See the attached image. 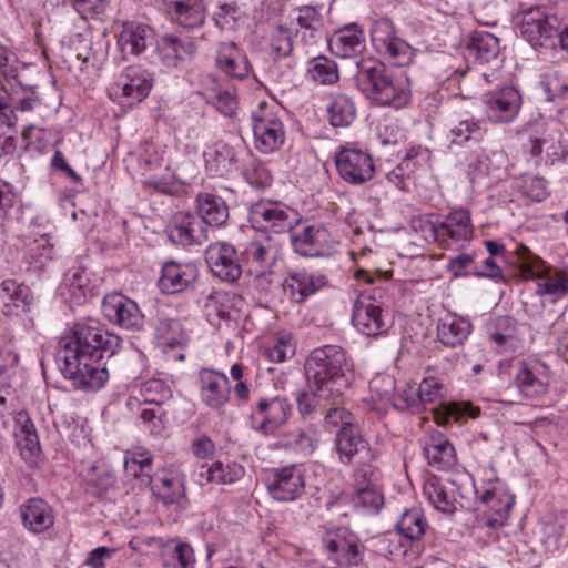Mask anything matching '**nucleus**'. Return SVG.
<instances>
[{"mask_svg":"<svg viewBox=\"0 0 568 568\" xmlns=\"http://www.w3.org/2000/svg\"><path fill=\"white\" fill-rule=\"evenodd\" d=\"M305 373L308 379L315 383H325L332 381L336 385L335 392L326 402L327 407L322 409L325 412V423L333 427L349 426L354 423L353 415L341 407L344 403L343 388H347L349 379L345 375L341 362L337 357H306Z\"/></svg>","mask_w":568,"mask_h":568,"instance_id":"f257e3e1","label":"nucleus"},{"mask_svg":"<svg viewBox=\"0 0 568 568\" xmlns=\"http://www.w3.org/2000/svg\"><path fill=\"white\" fill-rule=\"evenodd\" d=\"M122 339L98 323H75L57 341V352L73 355H115L121 351Z\"/></svg>","mask_w":568,"mask_h":568,"instance_id":"f03ea898","label":"nucleus"},{"mask_svg":"<svg viewBox=\"0 0 568 568\" xmlns=\"http://www.w3.org/2000/svg\"><path fill=\"white\" fill-rule=\"evenodd\" d=\"M514 263L525 280H537V293L558 300L568 295V268H554L548 265L529 247L519 244L515 252Z\"/></svg>","mask_w":568,"mask_h":568,"instance_id":"7ed1b4c3","label":"nucleus"},{"mask_svg":"<svg viewBox=\"0 0 568 568\" xmlns=\"http://www.w3.org/2000/svg\"><path fill=\"white\" fill-rule=\"evenodd\" d=\"M357 88L381 105L402 106L408 101V92L382 64L363 62L355 77Z\"/></svg>","mask_w":568,"mask_h":568,"instance_id":"20e7f679","label":"nucleus"},{"mask_svg":"<svg viewBox=\"0 0 568 568\" xmlns=\"http://www.w3.org/2000/svg\"><path fill=\"white\" fill-rule=\"evenodd\" d=\"M102 357H54L55 364L65 379L75 389L95 392L109 379V372Z\"/></svg>","mask_w":568,"mask_h":568,"instance_id":"39448f33","label":"nucleus"},{"mask_svg":"<svg viewBox=\"0 0 568 568\" xmlns=\"http://www.w3.org/2000/svg\"><path fill=\"white\" fill-rule=\"evenodd\" d=\"M281 255V245L271 236L253 240L241 251L243 272L255 278L257 285L270 284V275Z\"/></svg>","mask_w":568,"mask_h":568,"instance_id":"423d86ee","label":"nucleus"},{"mask_svg":"<svg viewBox=\"0 0 568 568\" xmlns=\"http://www.w3.org/2000/svg\"><path fill=\"white\" fill-rule=\"evenodd\" d=\"M255 145L262 153H272L278 150L285 141V130L277 113L261 102L257 110L252 113Z\"/></svg>","mask_w":568,"mask_h":568,"instance_id":"0eeeda50","label":"nucleus"},{"mask_svg":"<svg viewBox=\"0 0 568 568\" xmlns=\"http://www.w3.org/2000/svg\"><path fill=\"white\" fill-rule=\"evenodd\" d=\"M248 219L260 229H270L276 233L292 231L298 223V213L288 205L271 200H261L251 205Z\"/></svg>","mask_w":568,"mask_h":568,"instance_id":"6e6552de","label":"nucleus"},{"mask_svg":"<svg viewBox=\"0 0 568 568\" xmlns=\"http://www.w3.org/2000/svg\"><path fill=\"white\" fill-rule=\"evenodd\" d=\"M338 175L348 184L362 185L375 175L372 155L359 148L343 145L335 155Z\"/></svg>","mask_w":568,"mask_h":568,"instance_id":"1a4fd4ad","label":"nucleus"},{"mask_svg":"<svg viewBox=\"0 0 568 568\" xmlns=\"http://www.w3.org/2000/svg\"><path fill=\"white\" fill-rule=\"evenodd\" d=\"M151 483L152 494L164 506H176L184 509L189 505L185 487L186 476L180 466L169 465L159 469Z\"/></svg>","mask_w":568,"mask_h":568,"instance_id":"9d476101","label":"nucleus"},{"mask_svg":"<svg viewBox=\"0 0 568 568\" xmlns=\"http://www.w3.org/2000/svg\"><path fill=\"white\" fill-rule=\"evenodd\" d=\"M518 30L524 39L535 49L556 48L560 33L549 21L541 8H530L523 13Z\"/></svg>","mask_w":568,"mask_h":568,"instance_id":"9b49d317","label":"nucleus"},{"mask_svg":"<svg viewBox=\"0 0 568 568\" xmlns=\"http://www.w3.org/2000/svg\"><path fill=\"white\" fill-rule=\"evenodd\" d=\"M152 88L150 73L140 67H128L109 89L111 99L132 105L143 101Z\"/></svg>","mask_w":568,"mask_h":568,"instance_id":"f8f14e48","label":"nucleus"},{"mask_svg":"<svg viewBox=\"0 0 568 568\" xmlns=\"http://www.w3.org/2000/svg\"><path fill=\"white\" fill-rule=\"evenodd\" d=\"M371 37L376 51L388 58L393 64L404 67L412 62L413 48L394 34L393 26L388 20L376 21L371 30Z\"/></svg>","mask_w":568,"mask_h":568,"instance_id":"ddd939ff","label":"nucleus"},{"mask_svg":"<svg viewBox=\"0 0 568 568\" xmlns=\"http://www.w3.org/2000/svg\"><path fill=\"white\" fill-rule=\"evenodd\" d=\"M206 262L214 276L229 283H235L242 275L241 253L226 242L211 244L206 250Z\"/></svg>","mask_w":568,"mask_h":568,"instance_id":"4468645a","label":"nucleus"},{"mask_svg":"<svg viewBox=\"0 0 568 568\" xmlns=\"http://www.w3.org/2000/svg\"><path fill=\"white\" fill-rule=\"evenodd\" d=\"M292 413V406L286 398H262L251 414V426L265 435L273 434L284 425Z\"/></svg>","mask_w":568,"mask_h":568,"instance_id":"2eb2a0df","label":"nucleus"},{"mask_svg":"<svg viewBox=\"0 0 568 568\" xmlns=\"http://www.w3.org/2000/svg\"><path fill=\"white\" fill-rule=\"evenodd\" d=\"M102 313L109 322L125 329H139L143 325L144 316L138 304L120 293L103 298Z\"/></svg>","mask_w":568,"mask_h":568,"instance_id":"dca6fc26","label":"nucleus"},{"mask_svg":"<svg viewBox=\"0 0 568 568\" xmlns=\"http://www.w3.org/2000/svg\"><path fill=\"white\" fill-rule=\"evenodd\" d=\"M290 240L294 251L305 257L325 255L333 243L331 233L321 224L304 226L301 231H291Z\"/></svg>","mask_w":568,"mask_h":568,"instance_id":"f3484780","label":"nucleus"},{"mask_svg":"<svg viewBox=\"0 0 568 568\" xmlns=\"http://www.w3.org/2000/svg\"><path fill=\"white\" fill-rule=\"evenodd\" d=\"M488 119L493 122L513 121L521 106V95L514 87H504L483 97Z\"/></svg>","mask_w":568,"mask_h":568,"instance_id":"a211bd4d","label":"nucleus"},{"mask_svg":"<svg viewBox=\"0 0 568 568\" xmlns=\"http://www.w3.org/2000/svg\"><path fill=\"white\" fill-rule=\"evenodd\" d=\"M170 241L182 246L202 244L207 240V229L196 214L175 213L166 230Z\"/></svg>","mask_w":568,"mask_h":568,"instance_id":"6ab92c4d","label":"nucleus"},{"mask_svg":"<svg viewBox=\"0 0 568 568\" xmlns=\"http://www.w3.org/2000/svg\"><path fill=\"white\" fill-rule=\"evenodd\" d=\"M352 322L364 335L376 336L387 329L379 305L369 292H363L354 303Z\"/></svg>","mask_w":568,"mask_h":568,"instance_id":"aec40b11","label":"nucleus"},{"mask_svg":"<svg viewBox=\"0 0 568 568\" xmlns=\"http://www.w3.org/2000/svg\"><path fill=\"white\" fill-rule=\"evenodd\" d=\"M304 476L295 465L277 468L267 484L271 496L278 501H292L304 491Z\"/></svg>","mask_w":568,"mask_h":568,"instance_id":"412c9836","label":"nucleus"},{"mask_svg":"<svg viewBox=\"0 0 568 568\" xmlns=\"http://www.w3.org/2000/svg\"><path fill=\"white\" fill-rule=\"evenodd\" d=\"M425 229L430 232L435 240L449 237L459 242L467 241L473 235L470 213L464 209L452 211L440 223L426 221Z\"/></svg>","mask_w":568,"mask_h":568,"instance_id":"4be33fe9","label":"nucleus"},{"mask_svg":"<svg viewBox=\"0 0 568 568\" xmlns=\"http://www.w3.org/2000/svg\"><path fill=\"white\" fill-rule=\"evenodd\" d=\"M200 384L201 399L207 407L220 409L229 402L231 383L225 374L203 368L200 372Z\"/></svg>","mask_w":568,"mask_h":568,"instance_id":"5701e85b","label":"nucleus"},{"mask_svg":"<svg viewBox=\"0 0 568 568\" xmlns=\"http://www.w3.org/2000/svg\"><path fill=\"white\" fill-rule=\"evenodd\" d=\"M325 275L306 270L290 273L283 283L284 291L295 303H304L311 295L327 285Z\"/></svg>","mask_w":568,"mask_h":568,"instance_id":"b1692460","label":"nucleus"},{"mask_svg":"<svg viewBox=\"0 0 568 568\" xmlns=\"http://www.w3.org/2000/svg\"><path fill=\"white\" fill-rule=\"evenodd\" d=\"M16 444L20 450L21 457L29 466L37 465L41 452L39 437L33 422L27 412H19L14 417Z\"/></svg>","mask_w":568,"mask_h":568,"instance_id":"393cba45","label":"nucleus"},{"mask_svg":"<svg viewBox=\"0 0 568 568\" xmlns=\"http://www.w3.org/2000/svg\"><path fill=\"white\" fill-rule=\"evenodd\" d=\"M197 275L194 264L170 261L162 267L159 287L165 294L181 293L197 278Z\"/></svg>","mask_w":568,"mask_h":568,"instance_id":"a878e982","label":"nucleus"},{"mask_svg":"<svg viewBox=\"0 0 568 568\" xmlns=\"http://www.w3.org/2000/svg\"><path fill=\"white\" fill-rule=\"evenodd\" d=\"M515 381L524 397L537 398L547 389V367L538 358H535L519 368Z\"/></svg>","mask_w":568,"mask_h":568,"instance_id":"bb28decb","label":"nucleus"},{"mask_svg":"<svg viewBox=\"0 0 568 568\" xmlns=\"http://www.w3.org/2000/svg\"><path fill=\"white\" fill-rule=\"evenodd\" d=\"M202 94L205 101L224 116L231 118L235 114L239 103L236 90L231 83L209 77Z\"/></svg>","mask_w":568,"mask_h":568,"instance_id":"cd10ccee","label":"nucleus"},{"mask_svg":"<svg viewBox=\"0 0 568 568\" xmlns=\"http://www.w3.org/2000/svg\"><path fill=\"white\" fill-rule=\"evenodd\" d=\"M335 444L339 460L344 464H349L355 455L374 457L368 443L363 438L355 423L338 429Z\"/></svg>","mask_w":568,"mask_h":568,"instance_id":"c85d7f7f","label":"nucleus"},{"mask_svg":"<svg viewBox=\"0 0 568 568\" xmlns=\"http://www.w3.org/2000/svg\"><path fill=\"white\" fill-rule=\"evenodd\" d=\"M423 453L428 464L437 469H449L457 463L454 445L440 433H434L426 439Z\"/></svg>","mask_w":568,"mask_h":568,"instance_id":"c756f323","label":"nucleus"},{"mask_svg":"<svg viewBox=\"0 0 568 568\" xmlns=\"http://www.w3.org/2000/svg\"><path fill=\"white\" fill-rule=\"evenodd\" d=\"M166 11L172 21L183 28L201 27L205 21V7L202 0H168Z\"/></svg>","mask_w":568,"mask_h":568,"instance_id":"7c9ffc66","label":"nucleus"},{"mask_svg":"<svg viewBox=\"0 0 568 568\" xmlns=\"http://www.w3.org/2000/svg\"><path fill=\"white\" fill-rule=\"evenodd\" d=\"M327 43L331 52L341 58L356 55L365 49L363 31L356 24L336 31Z\"/></svg>","mask_w":568,"mask_h":568,"instance_id":"2f4dec72","label":"nucleus"},{"mask_svg":"<svg viewBox=\"0 0 568 568\" xmlns=\"http://www.w3.org/2000/svg\"><path fill=\"white\" fill-rule=\"evenodd\" d=\"M197 216L203 225L220 227L229 220V206L225 201L212 193H199L195 199Z\"/></svg>","mask_w":568,"mask_h":568,"instance_id":"473e14b6","label":"nucleus"},{"mask_svg":"<svg viewBox=\"0 0 568 568\" xmlns=\"http://www.w3.org/2000/svg\"><path fill=\"white\" fill-rule=\"evenodd\" d=\"M152 29L138 22H124L119 33L118 45L123 55H139L148 45Z\"/></svg>","mask_w":568,"mask_h":568,"instance_id":"72a5a7b5","label":"nucleus"},{"mask_svg":"<svg viewBox=\"0 0 568 568\" xmlns=\"http://www.w3.org/2000/svg\"><path fill=\"white\" fill-rule=\"evenodd\" d=\"M32 301L33 294L26 284L11 278L0 283V303L6 315L18 314L20 308L24 310Z\"/></svg>","mask_w":568,"mask_h":568,"instance_id":"f704fd0d","label":"nucleus"},{"mask_svg":"<svg viewBox=\"0 0 568 568\" xmlns=\"http://www.w3.org/2000/svg\"><path fill=\"white\" fill-rule=\"evenodd\" d=\"M20 511L24 527L33 532H42L54 523L51 507L41 498L29 499Z\"/></svg>","mask_w":568,"mask_h":568,"instance_id":"c9c22d12","label":"nucleus"},{"mask_svg":"<svg viewBox=\"0 0 568 568\" xmlns=\"http://www.w3.org/2000/svg\"><path fill=\"white\" fill-rule=\"evenodd\" d=\"M216 65L225 74L243 79L251 70L248 59L242 54L234 43H221L216 55Z\"/></svg>","mask_w":568,"mask_h":568,"instance_id":"e433bc0d","label":"nucleus"},{"mask_svg":"<svg viewBox=\"0 0 568 568\" xmlns=\"http://www.w3.org/2000/svg\"><path fill=\"white\" fill-rule=\"evenodd\" d=\"M297 32L302 41L307 44H314L321 40L324 34L323 17L318 9L312 6H303L296 10Z\"/></svg>","mask_w":568,"mask_h":568,"instance_id":"4c0bfd02","label":"nucleus"},{"mask_svg":"<svg viewBox=\"0 0 568 568\" xmlns=\"http://www.w3.org/2000/svg\"><path fill=\"white\" fill-rule=\"evenodd\" d=\"M481 501L491 511V515L486 518V525L494 528L503 526L508 519L514 496L494 488L483 494Z\"/></svg>","mask_w":568,"mask_h":568,"instance_id":"58836bf2","label":"nucleus"},{"mask_svg":"<svg viewBox=\"0 0 568 568\" xmlns=\"http://www.w3.org/2000/svg\"><path fill=\"white\" fill-rule=\"evenodd\" d=\"M467 50L478 62H490L499 54V39L490 32L476 30L468 39Z\"/></svg>","mask_w":568,"mask_h":568,"instance_id":"ea45409f","label":"nucleus"},{"mask_svg":"<svg viewBox=\"0 0 568 568\" xmlns=\"http://www.w3.org/2000/svg\"><path fill=\"white\" fill-rule=\"evenodd\" d=\"M435 422L440 426L449 423L458 422L462 417L467 416L476 418L480 415V408L471 403L440 402L437 407L432 408Z\"/></svg>","mask_w":568,"mask_h":568,"instance_id":"a19ab883","label":"nucleus"},{"mask_svg":"<svg viewBox=\"0 0 568 568\" xmlns=\"http://www.w3.org/2000/svg\"><path fill=\"white\" fill-rule=\"evenodd\" d=\"M195 45L191 41H183L173 34H166L161 39L159 53L168 67H176L186 57L193 55Z\"/></svg>","mask_w":568,"mask_h":568,"instance_id":"79ce46f5","label":"nucleus"},{"mask_svg":"<svg viewBox=\"0 0 568 568\" xmlns=\"http://www.w3.org/2000/svg\"><path fill=\"white\" fill-rule=\"evenodd\" d=\"M326 110L329 123L335 128L348 126L356 116V108L353 100L344 93L332 95Z\"/></svg>","mask_w":568,"mask_h":568,"instance_id":"37998d69","label":"nucleus"},{"mask_svg":"<svg viewBox=\"0 0 568 568\" xmlns=\"http://www.w3.org/2000/svg\"><path fill=\"white\" fill-rule=\"evenodd\" d=\"M318 384L316 390H303L297 395V407L302 415L311 414L316 408L325 409L327 407L326 402L334 394L336 385H333L332 381Z\"/></svg>","mask_w":568,"mask_h":568,"instance_id":"c03bdc74","label":"nucleus"},{"mask_svg":"<svg viewBox=\"0 0 568 568\" xmlns=\"http://www.w3.org/2000/svg\"><path fill=\"white\" fill-rule=\"evenodd\" d=\"M156 341L163 352L184 351L187 344V338L181 332L179 323L173 320L159 321Z\"/></svg>","mask_w":568,"mask_h":568,"instance_id":"a18cd8bd","label":"nucleus"},{"mask_svg":"<svg viewBox=\"0 0 568 568\" xmlns=\"http://www.w3.org/2000/svg\"><path fill=\"white\" fill-rule=\"evenodd\" d=\"M470 332V323L462 317H447L437 327L439 341L450 347L464 343Z\"/></svg>","mask_w":568,"mask_h":568,"instance_id":"49530a36","label":"nucleus"},{"mask_svg":"<svg viewBox=\"0 0 568 568\" xmlns=\"http://www.w3.org/2000/svg\"><path fill=\"white\" fill-rule=\"evenodd\" d=\"M427 520L422 509H406L396 524L397 531L409 540H419L426 531Z\"/></svg>","mask_w":568,"mask_h":568,"instance_id":"de8ad7c7","label":"nucleus"},{"mask_svg":"<svg viewBox=\"0 0 568 568\" xmlns=\"http://www.w3.org/2000/svg\"><path fill=\"white\" fill-rule=\"evenodd\" d=\"M498 328L490 334V341L497 345V351L515 352L520 342L515 321L509 317L500 318Z\"/></svg>","mask_w":568,"mask_h":568,"instance_id":"09e8293b","label":"nucleus"},{"mask_svg":"<svg viewBox=\"0 0 568 568\" xmlns=\"http://www.w3.org/2000/svg\"><path fill=\"white\" fill-rule=\"evenodd\" d=\"M163 562L173 568H194L195 556L193 548L187 542L179 541L165 546Z\"/></svg>","mask_w":568,"mask_h":568,"instance_id":"8fccbe9b","label":"nucleus"},{"mask_svg":"<svg viewBox=\"0 0 568 568\" xmlns=\"http://www.w3.org/2000/svg\"><path fill=\"white\" fill-rule=\"evenodd\" d=\"M424 493L437 510L444 514H453L456 510L455 498L446 491L438 479H429L424 486Z\"/></svg>","mask_w":568,"mask_h":568,"instance_id":"3c124183","label":"nucleus"},{"mask_svg":"<svg viewBox=\"0 0 568 568\" xmlns=\"http://www.w3.org/2000/svg\"><path fill=\"white\" fill-rule=\"evenodd\" d=\"M209 479L215 484H233L244 476V468L236 463L224 465L222 462H214L209 469H204Z\"/></svg>","mask_w":568,"mask_h":568,"instance_id":"603ef678","label":"nucleus"},{"mask_svg":"<svg viewBox=\"0 0 568 568\" xmlns=\"http://www.w3.org/2000/svg\"><path fill=\"white\" fill-rule=\"evenodd\" d=\"M308 73L314 81L322 84H332L338 80L336 63L324 55H318L310 61Z\"/></svg>","mask_w":568,"mask_h":568,"instance_id":"864d4df0","label":"nucleus"},{"mask_svg":"<svg viewBox=\"0 0 568 568\" xmlns=\"http://www.w3.org/2000/svg\"><path fill=\"white\" fill-rule=\"evenodd\" d=\"M353 501L355 507H361L369 514H377L384 505V497L377 486H363L356 488Z\"/></svg>","mask_w":568,"mask_h":568,"instance_id":"5fc2aeb1","label":"nucleus"},{"mask_svg":"<svg viewBox=\"0 0 568 568\" xmlns=\"http://www.w3.org/2000/svg\"><path fill=\"white\" fill-rule=\"evenodd\" d=\"M483 129L478 121L463 120L459 121L449 131L452 143L463 145L464 143L474 140L479 141L483 138Z\"/></svg>","mask_w":568,"mask_h":568,"instance_id":"6e6d98bb","label":"nucleus"},{"mask_svg":"<svg viewBox=\"0 0 568 568\" xmlns=\"http://www.w3.org/2000/svg\"><path fill=\"white\" fill-rule=\"evenodd\" d=\"M373 459L374 457H361L354 471L356 488H361L363 486H377L376 483L379 479V469L372 463Z\"/></svg>","mask_w":568,"mask_h":568,"instance_id":"4d7b16f0","label":"nucleus"},{"mask_svg":"<svg viewBox=\"0 0 568 568\" xmlns=\"http://www.w3.org/2000/svg\"><path fill=\"white\" fill-rule=\"evenodd\" d=\"M369 389L372 397L382 403H388L393 405L395 379L388 375H378L369 382Z\"/></svg>","mask_w":568,"mask_h":568,"instance_id":"13d9d810","label":"nucleus"},{"mask_svg":"<svg viewBox=\"0 0 568 568\" xmlns=\"http://www.w3.org/2000/svg\"><path fill=\"white\" fill-rule=\"evenodd\" d=\"M271 48L276 58L288 57L293 51L292 31L284 26H278L272 34Z\"/></svg>","mask_w":568,"mask_h":568,"instance_id":"bf43d9fd","label":"nucleus"},{"mask_svg":"<svg viewBox=\"0 0 568 568\" xmlns=\"http://www.w3.org/2000/svg\"><path fill=\"white\" fill-rule=\"evenodd\" d=\"M393 407L398 410H409L412 413L425 410L418 389L413 386H408L400 394L395 395Z\"/></svg>","mask_w":568,"mask_h":568,"instance_id":"052dcab7","label":"nucleus"},{"mask_svg":"<svg viewBox=\"0 0 568 568\" xmlns=\"http://www.w3.org/2000/svg\"><path fill=\"white\" fill-rule=\"evenodd\" d=\"M430 160V152L427 148L420 145L410 146L399 164L406 169V175L412 176L415 171L427 164Z\"/></svg>","mask_w":568,"mask_h":568,"instance_id":"680f3d73","label":"nucleus"},{"mask_svg":"<svg viewBox=\"0 0 568 568\" xmlns=\"http://www.w3.org/2000/svg\"><path fill=\"white\" fill-rule=\"evenodd\" d=\"M241 11L235 3H223L214 13V20L221 29H232L240 19Z\"/></svg>","mask_w":568,"mask_h":568,"instance_id":"e2e57ef3","label":"nucleus"},{"mask_svg":"<svg viewBox=\"0 0 568 568\" xmlns=\"http://www.w3.org/2000/svg\"><path fill=\"white\" fill-rule=\"evenodd\" d=\"M244 178L252 186L256 189H265L272 183L270 171L260 163H252L244 172Z\"/></svg>","mask_w":568,"mask_h":568,"instance_id":"0e129e2a","label":"nucleus"},{"mask_svg":"<svg viewBox=\"0 0 568 568\" xmlns=\"http://www.w3.org/2000/svg\"><path fill=\"white\" fill-rule=\"evenodd\" d=\"M417 389L425 409L428 404L435 403L442 396V385L435 377L424 378Z\"/></svg>","mask_w":568,"mask_h":568,"instance_id":"69168bd1","label":"nucleus"},{"mask_svg":"<svg viewBox=\"0 0 568 568\" xmlns=\"http://www.w3.org/2000/svg\"><path fill=\"white\" fill-rule=\"evenodd\" d=\"M82 19L102 14L105 10V0H68Z\"/></svg>","mask_w":568,"mask_h":568,"instance_id":"338daca9","label":"nucleus"},{"mask_svg":"<svg viewBox=\"0 0 568 568\" xmlns=\"http://www.w3.org/2000/svg\"><path fill=\"white\" fill-rule=\"evenodd\" d=\"M216 162V171L227 172L236 162L235 152L226 143L216 144L213 155Z\"/></svg>","mask_w":568,"mask_h":568,"instance_id":"774afa93","label":"nucleus"}]
</instances>
